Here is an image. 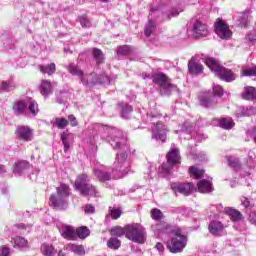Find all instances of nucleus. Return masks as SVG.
<instances>
[{
  "label": "nucleus",
  "instance_id": "13",
  "mask_svg": "<svg viewBox=\"0 0 256 256\" xmlns=\"http://www.w3.org/2000/svg\"><path fill=\"white\" fill-rule=\"evenodd\" d=\"M192 35L196 39H200V37H207L209 35V26L201 18L195 19L192 22Z\"/></svg>",
  "mask_w": 256,
  "mask_h": 256
},
{
  "label": "nucleus",
  "instance_id": "60",
  "mask_svg": "<svg viewBox=\"0 0 256 256\" xmlns=\"http://www.w3.org/2000/svg\"><path fill=\"white\" fill-rule=\"evenodd\" d=\"M248 220L250 221V223L252 225H255V227H256V212H251L249 214Z\"/></svg>",
  "mask_w": 256,
  "mask_h": 256
},
{
  "label": "nucleus",
  "instance_id": "55",
  "mask_svg": "<svg viewBox=\"0 0 256 256\" xmlns=\"http://www.w3.org/2000/svg\"><path fill=\"white\" fill-rule=\"evenodd\" d=\"M175 213H178L179 215H183L184 217H187L189 215V208H186L185 206H180L175 209Z\"/></svg>",
  "mask_w": 256,
  "mask_h": 256
},
{
  "label": "nucleus",
  "instance_id": "43",
  "mask_svg": "<svg viewBox=\"0 0 256 256\" xmlns=\"http://www.w3.org/2000/svg\"><path fill=\"white\" fill-rule=\"evenodd\" d=\"M60 139H61L62 144L64 146V153H69V151L71 149V144L69 143V137L67 136V133L63 132L60 135Z\"/></svg>",
  "mask_w": 256,
  "mask_h": 256
},
{
  "label": "nucleus",
  "instance_id": "5",
  "mask_svg": "<svg viewBox=\"0 0 256 256\" xmlns=\"http://www.w3.org/2000/svg\"><path fill=\"white\" fill-rule=\"evenodd\" d=\"M143 79H151L155 85L160 86L162 95H171V91L177 89V85L172 84L171 80L163 72H156L152 74H142Z\"/></svg>",
  "mask_w": 256,
  "mask_h": 256
},
{
  "label": "nucleus",
  "instance_id": "56",
  "mask_svg": "<svg viewBox=\"0 0 256 256\" xmlns=\"http://www.w3.org/2000/svg\"><path fill=\"white\" fill-rule=\"evenodd\" d=\"M68 123H70L71 127H77L79 125V122L77 121V117L75 115L70 114L68 116Z\"/></svg>",
  "mask_w": 256,
  "mask_h": 256
},
{
  "label": "nucleus",
  "instance_id": "21",
  "mask_svg": "<svg viewBox=\"0 0 256 256\" xmlns=\"http://www.w3.org/2000/svg\"><path fill=\"white\" fill-rule=\"evenodd\" d=\"M197 189L199 193H213V182L202 179L197 183Z\"/></svg>",
  "mask_w": 256,
  "mask_h": 256
},
{
  "label": "nucleus",
  "instance_id": "35",
  "mask_svg": "<svg viewBox=\"0 0 256 256\" xmlns=\"http://www.w3.org/2000/svg\"><path fill=\"white\" fill-rule=\"evenodd\" d=\"M106 245H107L108 249L117 251V249H119V247H121V240H119L117 237H111L108 239Z\"/></svg>",
  "mask_w": 256,
  "mask_h": 256
},
{
  "label": "nucleus",
  "instance_id": "49",
  "mask_svg": "<svg viewBox=\"0 0 256 256\" xmlns=\"http://www.w3.org/2000/svg\"><path fill=\"white\" fill-rule=\"evenodd\" d=\"M15 45V41L11 37H4L3 38V47L4 49H13Z\"/></svg>",
  "mask_w": 256,
  "mask_h": 256
},
{
  "label": "nucleus",
  "instance_id": "47",
  "mask_svg": "<svg viewBox=\"0 0 256 256\" xmlns=\"http://www.w3.org/2000/svg\"><path fill=\"white\" fill-rule=\"evenodd\" d=\"M253 111L247 107H240L239 111L236 114V117H250Z\"/></svg>",
  "mask_w": 256,
  "mask_h": 256
},
{
  "label": "nucleus",
  "instance_id": "40",
  "mask_svg": "<svg viewBox=\"0 0 256 256\" xmlns=\"http://www.w3.org/2000/svg\"><path fill=\"white\" fill-rule=\"evenodd\" d=\"M188 159H192V161H205L207 159V155L204 152H193L191 151L188 155Z\"/></svg>",
  "mask_w": 256,
  "mask_h": 256
},
{
  "label": "nucleus",
  "instance_id": "20",
  "mask_svg": "<svg viewBox=\"0 0 256 256\" xmlns=\"http://www.w3.org/2000/svg\"><path fill=\"white\" fill-rule=\"evenodd\" d=\"M17 89V83L13 79L3 80L0 82V93H11Z\"/></svg>",
  "mask_w": 256,
  "mask_h": 256
},
{
  "label": "nucleus",
  "instance_id": "3",
  "mask_svg": "<svg viewBox=\"0 0 256 256\" xmlns=\"http://www.w3.org/2000/svg\"><path fill=\"white\" fill-rule=\"evenodd\" d=\"M204 63L211 71L215 73L216 77L222 81H225L226 83H233V81L237 79V74H235L233 70L221 66L219 61L213 57H206L204 59Z\"/></svg>",
  "mask_w": 256,
  "mask_h": 256
},
{
  "label": "nucleus",
  "instance_id": "32",
  "mask_svg": "<svg viewBox=\"0 0 256 256\" xmlns=\"http://www.w3.org/2000/svg\"><path fill=\"white\" fill-rule=\"evenodd\" d=\"M193 129H195V124L186 121L180 126V130H175V133L179 135V133H192Z\"/></svg>",
  "mask_w": 256,
  "mask_h": 256
},
{
  "label": "nucleus",
  "instance_id": "12",
  "mask_svg": "<svg viewBox=\"0 0 256 256\" xmlns=\"http://www.w3.org/2000/svg\"><path fill=\"white\" fill-rule=\"evenodd\" d=\"M179 226H173L169 223L159 220L155 224L151 225V231L154 233L155 237H159V235L174 233Z\"/></svg>",
  "mask_w": 256,
  "mask_h": 256
},
{
  "label": "nucleus",
  "instance_id": "17",
  "mask_svg": "<svg viewBox=\"0 0 256 256\" xmlns=\"http://www.w3.org/2000/svg\"><path fill=\"white\" fill-rule=\"evenodd\" d=\"M16 137L20 141H32L33 131L28 126H18L16 129Z\"/></svg>",
  "mask_w": 256,
  "mask_h": 256
},
{
  "label": "nucleus",
  "instance_id": "18",
  "mask_svg": "<svg viewBox=\"0 0 256 256\" xmlns=\"http://www.w3.org/2000/svg\"><path fill=\"white\" fill-rule=\"evenodd\" d=\"M30 169H31V164H29V162L18 161L13 166V174L21 177V175H25V173H29Z\"/></svg>",
  "mask_w": 256,
  "mask_h": 256
},
{
  "label": "nucleus",
  "instance_id": "37",
  "mask_svg": "<svg viewBox=\"0 0 256 256\" xmlns=\"http://www.w3.org/2000/svg\"><path fill=\"white\" fill-rule=\"evenodd\" d=\"M69 125V120L64 117H57L54 119L53 127H57V129H65Z\"/></svg>",
  "mask_w": 256,
  "mask_h": 256
},
{
  "label": "nucleus",
  "instance_id": "44",
  "mask_svg": "<svg viewBox=\"0 0 256 256\" xmlns=\"http://www.w3.org/2000/svg\"><path fill=\"white\" fill-rule=\"evenodd\" d=\"M156 25L155 21L149 20L148 23L145 25L144 34L146 37H151V33L155 31Z\"/></svg>",
  "mask_w": 256,
  "mask_h": 256
},
{
  "label": "nucleus",
  "instance_id": "34",
  "mask_svg": "<svg viewBox=\"0 0 256 256\" xmlns=\"http://www.w3.org/2000/svg\"><path fill=\"white\" fill-rule=\"evenodd\" d=\"M92 55L97 65H101L102 63H105V55L103 54V51H101V49L94 48L92 51Z\"/></svg>",
  "mask_w": 256,
  "mask_h": 256
},
{
  "label": "nucleus",
  "instance_id": "59",
  "mask_svg": "<svg viewBox=\"0 0 256 256\" xmlns=\"http://www.w3.org/2000/svg\"><path fill=\"white\" fill-rule=\"evenodd\" d=\"M10 250L7 246L0 247V256H9Z\"/></svg>",
  "mask_w": 256,
  "mask_h": 256
},
{
  "label": "nucleus",
  "instance_id": "39",
  "mask_svg": "<svg viewBox=\"0 0 256 256\" xmlns=\"http://www.w3.org/2000/svg\"><path fill=\"white\" fill-rule=\"evenodd\" d=\"M189 173H190V175H193V177L195 179H203V177L205 175V170H201L195 166H191L189 168Z\"/></svg>",
  "mask_w": 256,
  "mask_h": 256
},
{
  "label": "nucleus",
  "instance_id": "52",
  "mask_svg": "<svg viewBox=\"0 0 256 256\" xmlns=\"http://www.w3.org/2000/svg\"><path fill=\"white\" fill-rule=\"evenodd\" d=\"M122 213L121 208H110V217L112 219H119Z\"/></svg>",
  "mask_w": 256,
  "mask_h": 256
},
{
  "label": "nucleus",
  "instance_id": "1",
  "mask_svg": "<svg viewBox=\"0 0 256 256\" xmlns=\"http://www.w3.org/2000/svg\"><path fill=\"white\" fill-rule=\"evenodd\" d=\"M91 131L93 138L88 140L90 145H95V137L99 135L100 138L107 141L114 150H120V153L116 154V160L112 170L103 165L94 167L93 173L95 178L98 179L100 183H105L106 181H111V173L116 175L118 179L129 175L131 172V159H129L131 150L127 145V136L123 134V131L99 123L93 124Z\"/></svg>",
  "mask_w": 256,
  "mask_h": 256
},
{
  "label": "nucleus",
  "instance_id": "22",
  "mask_svg": "<svg viewBox=\"0 0 256 256\" xmlns=\"http://www.w3.org/2000/svg\"><path fill=\"white\" fill-rule=\"evenodd\" d=\"M188 71L191 75H201L203 73V66L201 63H197L195 58H192L188 62Z\"/></svg>",
  "mask_w": 256,
  "mask_h": 256
},
{
  "label": "nucleus",
  "instance_id": "27",
  "mask_svg": "<svg viewBox=\"0 0 256 256\" xmlns=\"http://www.w3.org/2000/svg\"><path fill=\"white\" fill-rule=\"evenodd\" d=\"M67 69L70 75H73L74 77H79L80 81H82L85 74L83 73V70L79 68V66H77L74 63H71L67 66Z\"/></svg>",
  "mask_w": 256,
  "mask_h": 256
},
{
  "label": "nucleus",
  "instance_id": "24",
  "mask_svg": "<svg viewBox=\"0 0 256 256\" xmlns=\"http://www.w3.org/2000/svg\"><path fill=\"white\" fill-rule=\"evenodd\" d=\"M224 211H225L226 215H228L230 217V219H231V221H233V223L243 221V214L241 212H239V210L228 207V208H225Z\"/></svg>",
  "mask_w": 256,
  "mask_h": 256
},
{
  "label": "nucleus",
  "instance_id": "25",
  "mask_svg": "<svg viewBox=\"0 0 256 256\" xmlns=\"http://www.w3.org/2000/svg\"><path fill=\"white\" fill-rule=\"evenodd\" d=\"M81 83H83L86 87L97 85V83H99L97 74L96 73L84 74V76L82 77Z\"/></svg>",
  "mask_w": 256,
  "mask_h": 256
},
{
  "label": "nucleus",
  "instance_id": "64",
  "mask_svg": "<svg viewBox=\"0 0 256 256\" xmlns=\"http://www.w3.org/2000/svg\"><path fill=\"white\" fill-rule=\"evenodd\" d=\"M196 139L197 141H203L204 139H207V136H205V134L197 133Z\"/></svg>",
  "mask_w": 256,
  "mask_h": 256
},
{
  "label": "nucleus",
  "instance_id": "33",
  "mask_svg": "<svg viewBox=\"0 0 256 256\" xmlns=\"http://www.w3.org/2000/svg\"><path fill=\"white\" fill-rule=\"evenodd\" d=\"M67 249L71 251L72 253H75V255L83 256L85 255V248L83 245H77V244H68Z\"/></svg>",
  "mask_w": 256,
  "mask_h": 256
},
{
  "label": "nucleus",
  "instance_id": "6",
  "mask_svg": "<svg viewBox=\"0 0 256 256\" xmlns=\"http://www.w3.org/2000/svg\"><path fill=\"white\" fill-rule=\"evenodd\" d=\"M166 163H163L159 168V173L162 175H171L175 167L181 165V154L177 145L172 144L166 155Z\"/></svg>",
  "mask_w": 256,
  "mask_h": 256
},
{
  "label": "nucleus",
  "instance_id": "42",
  "mask_svg": "<svg viewBox=\"0 0 256 256\" xmlns=\"http://www.w3.org/2000/svg\"><path fill=\"white\" fill-rule=\"evenodd\" d=\"M22 231L23 235H27V233H31V225H25L23 223L15 224L13 226V231L17 232V230Z\"/></svg>",
  "mask_w": 256,
  "mask_h": 256
},
{
  "label": "nucleus",
  "instance_id": "4",
  "mask_svg": "<svg viewBox=\"0 0 256 256\" xmlns=\"http://www.w3.org/2000/svg\"><path fill=\"white\" fill-rule=\"evenodd\" d=\"M69 186L67 184H61L56 188V193L50 196V205L54 209L59 211H65L69 207Z\"/></svg>",
  "mask_w": 256,
  "mask_h": 256
},
{
  "label": "nucleus",
  "instance_id": "53",
  "mask_svg": "<svg viewBox=\"0 0 256 256\" xmlns=\"http://www.w3.org/2000/svg\"><path fill=\"white\" fill-rule=\"evenodd\" d=\"M228 165H229V167H231L235 171H237V169H239V167H241L240 164H239V160L233 159L231 157H228Z\"/></svg>",
  "mask_w": 256,
  "mask_h": 256
},
{
  "label": "nucleus",
  "instance_id": "58",
  "mask_svg": "<svg viewBox=\"0 0 256 256\" xmlns=\"http://www.w3.org/2000/svg\"><path fill=\"white\" fill-rule=\"evenodd\" d=\"M247 39L250 43H252V45H255L256 43V32H250L247 35Z\"/></svg>",
  "mask_w": 256,
  "mask_h": 256
},
{
  "label": "nucleus",
  "instance_id": "11",
  "mask_svg": "<svg viewBox=\"0 0 256 256\" xmlns=\"http://www.w3.org/2000/svg\"><path fill=\"white\" fill-rule=\"evenodd\" d=\"M152 139L158 141L160 143H165L167 141V133H169V129L163 124V122H153L152 123Z\"/></svg>",
  "mask_w": 256,
  "mask_h": 256
},
{
  "label": "nucleus",
  "instance_id": "51",
  "mask_svg": "<svg viewBox=\"0 0 256 256\" xmlns=\"http://www.w3.org/2000/svg\"><path fill=\"white\" fill-rule=\"evenodd\" d=\"M16 247H27V240L21 236H17L14 239Z\"/></svg>",
  "mask_w": 256,
  "mask_h": 256
},
{
  "label": "nucleus",
  "instance_id": "54",
  "mask_svg": "<svg viewBox=\"0 0 256 256\" xmlns=\"http://www.w3.org/2000/svg\"><path fill=\"white\" fill-rule=\"evenodd\" d=\"M98 83L100 85H110L111 84V78H109V76L103 74L100 77H98Z\"/></svg>",
  "mask_w": 256,
  "mask_h": 256
},
{
  "label": "nucleus",
  "instance_id": "26",
  "mask_svg": "<svg viewBox=\"0 0 256 256\" xmlns=\"http://www.w3.org/2000/svg\"><path fill=\"white\" fill-rule=\"evenodd\" d=\"M118 107L122 119H129V115L133 112V106L129 105L127 102H120Z\"/></svg>",
  "mask_w": 256,
  "mask_h": 256
},
{
  "label": "nucleus",
  "instance_id": "38",
  "mask_svg": "<svg viewBox=\"0 0 256 256\" xmlns=\"http://www.w3.org/2000/svg\"><path fill=\"white\" fill-rule=\"evenodd\" d=\"M111 235L112 237H127V226L125 228L116 226L111 229Z\"/></svg>",
  "mask_w": 256,
  "mask_h": 256
},
{
  "label": "nucleus",
  "instance_id": "61",
  "mask_svg": "<svg viewBox=\"0 0 256 256\" xmlns=\"http://www.w3.org/2000/svg\"><path fill=\"white\" fill-rule=\"evenodd\" d=\"M155 249H157V251H159V253H163V251H165V246L163 245V243L158 242L155 245Z\"/></svg>",
  "mask_w": 256,
  "mask_h": 256
},
{
  "label": "nucleus",
  "instance_id": "9",
  "mask_svg": "<svg viewBox=\"0 0 256 256\" xmlns=\"http://www.w3.org/2000/svg\"><path fill=\"white\" fill-rule=\"evenodd\" d=\"M212 89L213 93L202 92L198 96V101L201 107H205L206 109H212V107H215L217 105V97H223V94L225 93V90H223V87L219 84H213Z\"/></svg>",
  "mask_w": 256,
  "mask_h": 256
},
{
  "label": "nucleus",
  "instance_id": "10",
  "mask_svg": "<svg viewBox=\"0 0 256 256\" xmlns=\"http://www.w3.org/2000/svg\"><path fill=\"white\" fill-rule=\"evenodd\" d=\"M126 238L133 241V243L143 244L147 240V231L141 224L127 225Z\"/></svg>",
  "mask_w": 256,
  "mask_h": 256
},
{
  "label": "nucleus",
  "instance_id": "48",
  "mask_svg": "<svg viewBox=\"0 0 256 256\" xmlns=\"http://www.w3.org/2000/svg\"><path fill=\"white\" fill-rule=\"evenodd\" d=\"M151 217L156 222L161 221V219H163V212L157 208H154L151 210Z\"/></svg>",
  "mask_w": 256,
  "mask_h": 256
},
{
  "label": "nucleus",
  "instance_id": "62",
  "mask_svg": "<svg viewBox=\"0 0 256 256\" xmlns=\"http://www.w3.org/2000/svg\"><path fill=\"white\" fill-rule=\"evenodd\" d=\"M241 203L243 206H245L247 208V207H249L251 202H249V199H247V197H241Z\"/></svg>",
  "mask_w": 256,
  "mask_h": 256
},
{
  "label": "nucleus",
  "instance_id": "30",
  "mask_svg": "<svg viewBox=\"0 0 256 256\" xmlns=\"http://www.w3.org/2000/svg\"><path fill=\"white\" fill-rule=\"evenodd\" d=\"M38 67L44 75H53L57 71V66L53 62L47 65H39Z\"/></svg>",
  "mask_w": 256,
  "mask_h": 256
},
{
  "label": "nucleus",
  "instance_id": "31",
  "mask_svg": "<svg viewBox=\"0 0 256 256\" xmlns=\"http://www.w3.org/2000/svg\"><path fill=\"white\" fill-rule=\"evenodd\" d=\"M76 239H87L91 235V231L87 226L78 227L75 231Z\"/></svg>",
  "mask_w": 256,
  "mask_h": 256
},
{
  "label": "nucleus",
  "instance_id": "46",
  "mask_svg": "<svg viewBox=\"0 0 256 256\" xmlns=\"http://www.w3.org/2000/svg\"><path fill=\"white\" fill-rule=\"evenodd\" d=\"M240 75L241 77H256V65L252 68L242 69Z\"/></svg>",
  "mask_w": 256,
  "mask_h": 256
},
{
  "label": "nucleus",
  "instance_id": "57",
  "mask_svg": "<svg viewBox=\"0 0 256 256\" xmlns=\"http://www.w3.org/2000/svg\"><path fill=\"white\" fill-rule=\"evenodd\" d=\"M84 211L86 214L91 215V214L95 213V206L91 205V204H87L84 207Z\"/></svg>",
  "mask_w": 256,
  "mask_h": 256
},
{
  "label": "nucleus",
  "instance_id": "36",
  "mask_svg": "<svg viewBox=\"0 0 256 256\" xmlns=\"http://www.w3.org/2000/svg\"><path fill=\"white\" fill-rule=\"evenodd\" d=\"M40 93L44 97H47V95H50V93H51V81H48V80L42 81L41 86H40Z\"/></svg>",
  "mask_w": 256,
  "mask_h": 256
},
{
  "label": "nucleus",
  "instance_id": "23",
  "mask_svg": "<svg viewBox=\"0 0 256 256\" xmlns=\"http://www.w3.org/2000/svg\"><path fill=\"white\" fill-rule=\"evenodd\" d=\"M241 97L245 101H256V88L253 86H246Z\"/></svg>",
  "mask_w": 256,
  "mask_h": 256
},
{
  "label": "nucleus",
  "instance_id": "50",
  "mask_svg": "<svg viewBox=\"0 0 256 256\" xmlns=\"http://www.w3.org/2000/svg\"><path fill=\"white\" fill-rule=\"evenodd\" d=\"M118 55H130L131 53V46H119L117 49Z\"/></svg>",
  "mask_w": 256,
  "mask_h": 256
},
{
  "label": "nucleus",
  "instance_id": "15",
  "mask_svg": "<svg viewBox=\"0 0 256 256\" xmlns=\"http://www.w3.org/2000/svg\"><path fill=\"white\" fill-rule=\"evenodd\" d=\"M214 31L220 39H231V35H233L231 29H229V25L219 18L214 23Z\"/></svg>",
  "mask_w": 256,
  "mask_h": 256
},
{
  "label": "nucleus",
  "instance_id": "28",
  "mask_svg": "<svg viewBox=\"0 0 256 256\" xmlns=\"http://www.w3.org/2000/svg\"><path fill=\"white\" fill-rule=\"evenodd\" d=\"M218 125L222 129L229 130V129H233V127H235V122H233V119L230 117H224V118L218 119Z\"/></svg>",
  "mask_w": 256,
  "mask_h": 256
},
{
  "label": "nucleus",
  "instance_id": "45",
  "mask_svg": "<svg viewBox=\"0 0 256 256\" xmlns=\"http://www.w3.org/2000/svg\"><path fill=\"white\" fill-rule=\"evenodd\" d=\"M78 21H79L81 27H83V28H89L93 25L87 15L79 16Z\"/></svg>",
  "mask_w": 256,
  "mask_h": 256
},
{
  "label": "nucleus",
  "instance_id": "63",
  "mask_svg": "<svg viewBox=\"0 0 256 256\" xmlns=\"http://www.w3.org/2000/svg\"><path fill=\"white\" fill-rule=\"evenodd\" d=\"M37 175H39V171L35 170V173H32V174L28 175V177L31 181H36L37 180Z\"/></svg>",
  "mask_w": 256,
  "mask_h": 256
},
{
  "label": "nucleus",
  "instance_id": "2",
  "mask_svg": "<svg viewBox=\"0 0 256 256\" xmlns=\"http://www.w3.org/2000/svg\"><path fill=\"white\" fill-rule=\"evenodd\" d=\"M13 111L17 117H20V115L23 117H37L39 114V105L33 98L26 97L14 103Z\"/></svg>",
  "mask_w": 256,
  "mask_h": 256
},
{
  "label": "nucleus",
  "instance_id": "7",
  "mask_svg": "<svg viewBox=\"0 0 256 256\" xmlns=\"http://www.w3.org/2000/svg\"><path fill=\"white\" fill-rule=\"evenodd\" d=\"M74 188L82 197H99L97 186L91 184L87 174H82L77 177Z\"/></svg>",
  "mask_w": 256,
  "mask_h": 256
},
{
  "label": "nucleus",
  "instance_id": "8",
  "mask_svg": "<svg viewBox=\"0 0 256 256\" xmlns=\"http://www.w3.org/2000/svg\"><path fill=\"white\" fill-rule=\"evenodd\" d=\"M172 235L173 237L166 242V248L173 254L183 253V251H185V247H187V236L183 234L180 227L176 228Z\"/></svg>",
  "mask_w": 256,
  "mask_h": 256
},
{
  "label": "nucleus",
  "instance_id": "19",
  "mask_svg": "<svg viewBox=\"0 0 256 256\" xmlns=\"http://www.w3.org/2000/svg\"><path fill=\"white\" fill-rule=\"evenodd\" d=\"M59 232L64 239H68V241H77V235L75 234L73 226L63 225Z\"/></svg>",
  "mask_w": 256,
  "mask_h": 256
},
{
  "label": "nucleus",
  "instance_id": "16",
  "mask_svg": "<svg viewBox=\"0 0 256 256\" xmlns=\"http://www.w3.org/2000/svg\"><path fill=\"white\" fill-rule=\"evenodd\" d=\"M208 230L213 237H223L225 235V225L219 220H212L208 225Z\"/></svg>",
  "mask_w": 256,
  "mask_h": 256
},
{
  "label": "nucleus",
  "instance_id": "41",
  "mask_svg": "<svg viewBox=\"0 0 256 256\" xmlns=\"http://www.w3.org/2000/svg\"><path fill=\"white\" fill-rule=\"evenodd\" d=\"M238 27H247L248 16L246 13L240 12L236 16Z\"/></svg>",
  "mask_w": 256,
  "mask_h": 256
},
{
  "label": "nucleus",
  "instance_id": "14",
  "mask_svg": "<svg viewBox=\"0 0 256 256\" xmlns=\"http://www.w3.org/2000/svg\"><path fill=\"white\" fill-rule=\"evenodd\" d=\"M170 187L172 191L177 195V193H180L181 195H191V193H194V191L197 189L195 187V184L189 182V183H181V182H172L170 184Z\"/></svg>",
  "mask_w": 256,
  "mask_h": 256
},
{
  "label": "nucleus",
  "instance_id": "29",
  "mask_svg": "<svg viewBox=\"0 0 256 256\" xmlns=\"http://www.w3.org/2000/svg\"><path fill=\"white\" fill-rule=\"evenodd\" d=\"M41 253L44 256H55L57 255V249H55L53 244L44 243L41 246Z\"/></svg>",
  "mask_w": 256,
  "mask_h": 256
}]
</instances>
